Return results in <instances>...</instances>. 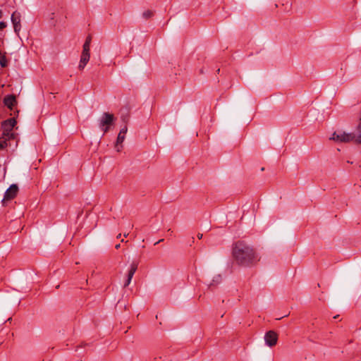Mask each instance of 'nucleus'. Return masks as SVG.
<instances>
[{
	"mask_svg": "<svg viewBox=\"0 0 361 361\" xmlns=\"http://www.w3.org/2000/svg\"><path fill=\"white\" fill-rule=\"evenodd\" d=\"M233 256L235 262L244 267H251L260 259L256 250L244 241L235 243L233 248Z\"/></svg>",
	"mask_w": 361,
	"mask_h": 361,
	"instance_id": "1",
	"label": "nucleus"
},
{
	"mask_svg": "<svg viewBox=\"0 0 361 361\" xmlns=\"http://www.w3.org/2000/svg\"><path fill=\"white\" fill-rule=\"evenodd\" d=\"M115 120L116 118L113 114L109 112H104L102 114L101 118L98 119V126L104 134L109 130Z\"/></svg>",
	"mask_w": 361,
	"mask_h": 361,
	"instance_id": "2",
	"label": "nucleus"
},
{
	"mask_svg": "<svg viewBox=\"0 0 361 361\" xmlns=\"http://www.w3.org/2000/svg\"><path fill=\"white\" fill-rule=\"evenodd\" d=\"M17 122L15 118H11L4 121L1 123V128L3 129V135L5 136H10V137H13V139H17V134H15L12 132L13 128L16 125Z\"/></svg>",
	"mask_w": 361,
	"mask_h": 361,
	"instance_id": "3",
	"label": "nucleus"
},
{
	"mask_svg": "<svg viewBox=\"0 0 361 361\" xmlns=\"http://www.w3.org/2000/svg\"><path fill=\"white\" fill-rule=\"evenodd\" d=\"M330 140H333L337 142H350L353 140L355 141V135L354 133H347L343 131L334 132Z\"/></svg>",
	"mask_w": 361,
	"mask_h": 361,
	"instance_id": "4",
	"label": "nucleus"
},
{
	"mask_svg": "<svg viewBox=\"0 0 361 361\" xmlns=\"http://www.w3.org/2000/svg\"><path fill=\"white\" fill-rule=\"evenodd\" d=\"M18 192V187L16 184H12L6 191L4 194V197L2 200V203L4 204L5 202L9 201L15 198Z\"/></svg>",
	"mask_w": 361,
	"mask_h": 361,
	"instance_id": "5",
	"label": "nucleus"
},
{
	"mask_svg": "<svg viewBox=\"0 0 361 361\" xmlns=\"http://www.w3.org/2000/svg\"><path fill=\"white\" fill-rule=\"evenodd\" d=\"M264 341L267 345L273 347L277 343L278 335L274 331H269L264 336Z\"/></svg>",
	"mask_w": 361,
	"mask_h": 361,
	"instance_id": "6",
	"label": "nucleus"
},
{
	"mask_svg": "<svg viewBox=\"0 0 361 361\" xmlns=\"http://www.w3.org/2000/svg\"><path fill=\"white\" fill-rule=\"evenodd\" d=\"M90 58V53L89 49H82V51L80 56V63L78 65V69L82 71L87 63H88Z\"/></svg>",
	"mask_w": 361,
	"mask_h": 361,
	"instance_id": "7",
	"label": "nucleus"
},
{
	"mask_svg": "<svg viewBox=\"0 0 361 361\" xmlns=\"http://www.w3.org/2000/svg\"><path fill=\"white\" fill-rule=\"evenodd\" d=\"M20 17V13L16 11L13 12L11 15V21L13 25L14 31L16 34H18L21 29Z\"/></svg>",
	"mask_w": 361,
	"mask_h": 361,
	"instance_id": "8",
	"label": "nucleus"
},
{
	"mask_svg": "<svg viewBox=\"0 0 361 361\" xmlns=\"http://www.w3.org/2000/svg\"><path fill=\"white\" fill-rule=\"evenodd\" d=\"M137 267H138V262H133L131 263L130 269H129L128 275H127V279L124 283V287H127L130 285L131 280L133 277V275L135 274V271L137 269Z\"/></svg>",
	"mask_w": 361,
	"mask_h": 361,
	"instance_id": "9",
	"label": "nucleus"
},
{
	"mask_svg": "<svg viewBox=\"0 0 361 361\" xmlns=\"http://www.w3.org/2000/svg\"><path fill=\"white\" fill-rule=\"evenodd\" d=\"M11 140H16L15 147H17L18 140L17 139H13V137H10V136H5L2 134L0 137V149H3L7 146H11Z\"/></svg>",
	"mask_w": 361,
	"mask_h": 361,
	"instance_id": "10",
	"label": "nucleus"
},
{
	"mask_svg": "<svg viewBox=\"0 0 361 361\" xmlns=\"http://www.w3.org/2000/svg\"><path fill=\"white\" fill-rule=\"evenodd\" d=\"M16 103L17 102L15 95H7L4 99V104L11 110L13 109V106L16 104Z\"/></svg>",
	"mask_w": 361,
	"mask_h": 361,
	"instance_id": "11",
	"label": "nucleus"
},
{
	"mask_svg": "<svg viewBox=\"0 0 361 361\" xmlns=\"http://www.w3.org/2000/svg\"><path fill=\"white\" fill-rule=\"evenodd\" d=\"M124 140H125V135L118 133L117 140H116V146H115L117 152H120L121 150V149L123 147L121 144L123 143Z\"/></svg>",
	"mask_w": 361,
	"mask_h": 361,
	"instance_id": "12",
	"label": "nucleus"
},
{
	"mask_svg": "<svg viewBox=\"0 0 361 361\" xmlns=\"http://www.w3.org/2000/svg\"><path fill=\"white\" fill-rule=\"evenodd\" d=\"M355 142L357 143L361 144V119L357 126V135L355 136Z\"/></svg>",
	"mask_w": 361,
	"mask_h": 361,
	"instance_id": "13",
	"label": "nucleus"
},
{
	"mask_svg": "<svg viewBox=\"0 0 361 361\" xmlns=\"http://www.w3.org/2000/svg\"><path fill=\"white\" fill-rule=\"evenodd\" d=\"M91 39L92 38L90 36L87 37L85 42L83 44L82 49L90 50Z\"/></svg>",
	"mask_w": 361,
	"mask_h": 361,
	"instance_id": "14",
	"label": "nucleus"
},
{
	"mask_svg": "<svg viewBox=\"0 0 361 361\" xmlns=\"http://www.w3.org/2000/svg\"><path fill=\"white\" fill-rule=\"evenodd\" d=\"M7 60L5 55H1L0 57V65L2 68L7 66Z\"/></svg>",
	"mask_w": 361,
	"mask_h": 361,
	"instance_id": "15",
	"label": "nucleus"
},
{
	"mask_svg": "<svg viewBox=\"0 0 361 361\" xmlns=\"http://www.w3.org/2000/svg\"><path fill=\"white\" fill-rule=\"evenodd\" d=\"M152 15H153V13L150 10H147V11H144L142 13L143 17L146 19L149 18L150 17L152 16Z\"/></svg>",
	"mask_w": 361,
	"mask_h": 361,
	"instance_id": "16",
	"label": "nucleus"
},
{
	"mask_svg": "<svg viewBox=\"0 0 361 361\" xmlns=\"http://www.w3.org/2000/svg\"><path fill=\"white\" fill-rule=\"evenodd\" d=\"M128 130L127 126H124L119 132L120 134L126 135Z\"/></svg>",
	"mask_w": 361,
	"mask_h": 361,
	"instance_id": "17",
	"label": "nucleus"
},
{
	"mask_svg": "<svg viewBox=\"0 0 361 361\" xmlns=\"http://www.w3.org/2000/svg\"><path fill=\"white\" fill-rule=\"evenodd\" d=\"M6 27V24L4 22H0V30H2Z\"/></svg>",
	"mask_w": 361,
	"mask_h": 361,
	"instance_id": "18",
	"label": "nucleus"
},
{
	"mask_svg": "<svg viewBox=\"0 0 361 361\" xmlns=\"http://www.w3.org/2000/svg\"><path fill=\"white\" fill-rule=\"evenodd\" d=\"M202 236H203L202 233H198V234H197V238H198L199 239H202Z\"/></svg>",
	"mask_w": 361,
	"mask_h": 361,
	"instance_id": "19",
	"label": "nucleus"
},
{
	"mask_svg": "<svg viewBox=\"0 0 361 361\" xmlns=\"http://www.w3.org/2000/svg\"><path fill=\"white\" fill-rule=\"evenodd\" d=\"M162 241H164V239H161L159 241L156 242L154 245H157L158 243H161Z\"/></svg>",
	"mask_w": 361,
	"mask_h": 361,
	"instance_id": "20",
	"label": "nucleus"
},
{
	"mask_svg": "<svg viewBox=\"0 0 361 361\" xmlns=\"http://www.w3.org/2000/svg\"><path fill=\"white\" fill-rule=\"evenodd\" d=\"M119 247H120V244L116 245V246H115L116 249H118Z\"/></svg>",
	"mask_w": 361,
	"mask_h": 361,
	"instance_id": "21",
	"label": "nucleus"
},
{
	"mask_svg": "<svg viewBox=\"0 0 361 361\" xmlns=\"http://www.w3.org/2000/svg\"><path fill=\"white\" fill-rule=\"evenodd\" d=\"M121 233H119V234L117 235V238H121Z\"/></svg>",
	"mask_w": 361,
	"mask_h": 361,
	"instance_id": "22",
	"label": "nucleus"
},
{
	"mask_svg": "<svg viewBox=\"0 0 361 361\" xmlns=\"http://www.w3.org/2000/svg\"><path fill=\"white\" fill-rule=\"evenodd\" d=\"M1 17H2V12H1V11L0 10V18H1Z\"/></svg>",
	"mask_w": 361,
	"mask_h": 361,
	"instance_id": "23",
	"label": "nucleus"
},
{
	"mask_svg": "<svg viewBox=\"0 0 361 361\" xmlns=\"http://www.w3.org/2000/svg\"><path fill=\"white\" fill-rule=\"evenodd\" d=\"M128 235V233H124V236L127 237Z\"/></svg>",
	"mask_w": 361,
	"mask_h": 361,
	"instance_id": "24",
	"label": "nucleus"
}]
</instances>
